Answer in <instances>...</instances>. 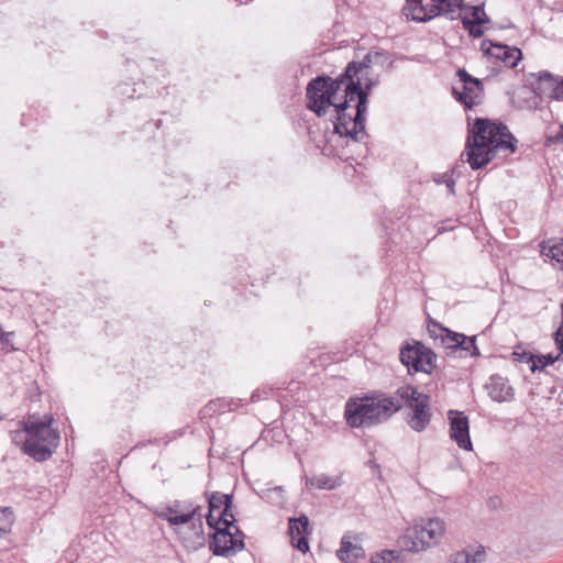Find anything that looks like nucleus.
<instances>
[{
	"label": "nucleus",
	"mask_w": 563,
	"mask_h": 563,
	"mask_svg": "<svg viewBox=\"0 0 563 563\" xmlns=\"http://www.w3.org/2000/svg\"><path fill=\"white\" fill-rule=\"evenodd\" d=\"M375 86V81L372 78L366 77V81L363 82V77L351 79L346 82L344 88V100L350 104L356 100L355 104V124L363 129V123L366 120L368 96L372 88ZM351 106H349V109Z\"/></svg>",
	"instance_id": "nucleus-8"
},
{
	"label": "nucleus",
	"mask_w": 563,
	"mask_h": 563,
	"mask_svg": "<svg viewBox=\"0 0 563 563\" xmlns=\"http://www.w3.org/2000/svg\"><path fill=\"white\" fill-rule=\"evenodd\" d=\"M307 485L319 489H333L335 487V481L324 474H321L307 479Z\"/></svg>",
	"instance_id": "nucleus-29"
},
{
	"label": "nucleus",
	"mask_w": 563,
	"mask_h": 563,
	"mask_svg": "<svg viewBox=\"0 0 563 563\" xmlns=\"http://www.w3.org/2000/svg\"><path fill=\"white\" fill-rule=\"evenodd\" d=\"M14 519V514L11 507H0V529L3 534L11 531Z\"/></svg>",
	"instance_id": "nucleus-27"
},
{
	"label": "nucleus",
	"mask_w": 563,
	"mask_h": 563,
	"mask_svg": "<svg viewBox=\"0 0 563 563\" xmlns=\"http://www.w3.org/2000/svg\"><path fill=\"white\" fill-rule=\"evenodd\" d=\"M402 408L394 396L383 393L364 397H351L344 408V418L351 428H371L387 421Z\"/></svg>",
	"instance_id": "nucleus-3"
},
{
	"label": "nucleus",
	"mask_w": 563,
	"mask_h": 563,
	"mask_svg": "<svg viewBox=\"0 0 563 563\" xmlns=\"http://www.w3.org/2000/svg\"><path fill=\"white\" fill-rule=\"evenodd\" d=\"M489 504H490L492 506H494V507H495V506H496V499H495V498H492V499L489 500Z\"/></svg>",
	"instance_id": "nucleus-45"
},
{
	"label": "nucleus",
	"mask_w": 563,
	"mask_h": 563,
	"mask_svg": "<svg viewBox=\"0 0 563 563\" xmlns=\"http://www.w3.org/2000/svg\"><path fill=\"white\" fill-rule=\"evenodd\" d=\"M446 331L448 328H444L442 324L435 321H430L428 324V332L434 341H441L442 336Z\"/></svg>",
	"instance_id": "nucleus-35"
},
{
	"label": "nucleus",
	"mask_w": 563,
	"mask_h": 563,
	"mask_svg": "<svg viewBox=\"0 0 563 563\" xmlns=\"http://www.w3.org/2000/svg\"><path fill=\"white\" fill-rule=\"evenodd\" d=\"M464 9H465V5H464ZM466 9H468L471 11V15L472 18L471 21H474L475 23H488L489 22V18L486 15L485 11H484V5H470V7H466Z\"/></svg>",
	"instance_id": "nucleus-33"
},
{
	"label": "nucleus",
	"mask_w": 563,
	"mask_h": 563,
	"mask_svg": "<svg viewBox=\"0 0 563 563\" xmlns=\"http://www.w3.org/2000/svg\"><path fill=\"white\" fill-rule=\"evenodd\" d=\"M462 24L464 29L468 31L470 35L475 38H478L484 34V30L482 29L484 23H475L474 21H471L470 18L464 16L462 18Z\"/></svg>",
	"instance_id": "nucleus-32"
},
{
	"label": "nucleus",
	"mask_w": 563,
	"mask_h": 563,
	"mask_svg": "<svg viewBox=\"0 0 563 563\" xmlns=\"http://www.w3.org/2000/svg\"><path fill=\"white\" fill-rule=\"evenodd\" d=\"M53 421L52 416H44L43 419L29 416L19 422L22 429L12 433V441L18 445L22 443L21 450L33 460L47 461L59 444V432L52 428Z\"/></svg>",
	"instance_id": "nucleus-2"
},
{
	"label": "nucleus",
	"mask_w": 563,
	"mask_h": 563,
	"mask_svg": "<svg viewBox=\"0 0 563 563\" xmlns=\"http://www.w3.org/2000/svg\"><path fill=\"white\" fill-rule=\"evenodd\" d=\"M354 69L355 64H347L344 73L335 79L328 75H319L311 79L306 88V107L317 117H324L331 106L335 103L333 99L342 86H346V82L355 79L352 75Z\"/></svg>",
	"instance_id": "nucleus-4"
},
{
	"label": "nucleus",
	"mask_w": 563,
	"mask_h": 563,
	"mask_svg": "<svg viewBox=\"0 0 563 563\" xmlns=\"http://www.w3.org/2000/svg\"><path fill=\"white\" fill-rule=\"evenodd\" d=\"M517 139L509 132L507 125L485 118H476L468 128L465 155L466 162L474 170L488 165L498 151L514 153Z\"/></svg>",
	"instance_id": "nucleus-1"
},
{
	"label": "nucleus",
	"mask_w": 563,
	"mask_h": 563,
	"mask_svg": "<svg viewBox=\"0 0 563 563\" xmlns=\"http://www.w3.org/2000/svg\"><path fill=\"white\" fill-rule=\"evenodd\" d=\"M531 76L534 80L530 85L536 96L552 99L558 84V76L552 75L548 70L540 71L538 75L531 74Z\"/></svg>",
	"instance_id": "nucleus-18"
},
{
	"label": "nucleus",
	"mask_w": 563,
	"mask_h": 563,
	"mask_svg": "<svg viewBox=\"0 0 563 563\" xmlns=\"http://www.w3.org/2000/svg\"><path fill=\"white\" fill-rule=\"evenodd\" d=\"M400 552L395 550H385L380 553H377L372 558V563H396L399 558Z\"/></svg>",
	"instance_id": "nucleus-31"
},
{
	"label": "nucleus",
	"mask_w": 563,
	"mask_h": 563,
	"mask_svg": "<svg viewBox=\"0 0 563 563\" xmlns=\"http://www.w3.org/2000/svg\"><path fill=\"white\" fill-rule=\"evenodd\" d=\"M548 244L542 246V253L555 261L563 271V239L549 241Z\"/></svg>",
	"instance_id": "nucleus-24"
},
{
	"label": "nucleus",
	"mask_w": 563,
	"mask_h": 563,
	"mask_svg": "<svg viewBox=\"0 0 563 563\" xmlns=\"http://www.w3.org/2000/svg\"><path fill=\"white\" fill-rule=\"evenodd\" d=\"M554 342L560 350L561 357H563V302H562V322L559 329L554 332Z\"/></svg>",
	"instance_id": "nucleus-40"
},
{
	"label": "nucleus",
	"mask_w": 563,
	"mask_h": 563,
	"mask_svg": "<svg viewBox=\"0 0 563 563\" xmlns=\"http://www.w3.org/2000/svg\"><path fill=\"white\" fill-rule=\"evenodd\" d=\"M432 4L439 10V15H450L455 19V14L460 15V11L464 9L463 0H430ZM428 4V1L426 0Z\"/></svg>",
	"instance_id": "nucleus-22"
},
{
	"label": "nucleus",
	"mask_w": 563,
	"mask_h": 563,
	"mask_svg": "<svg viewBox=\"0 0 563 563\" xmlns=\"http://www.w3.org/2000/svg\"><path fill=\"white\" fill-rule=\"evenodd\" d=\"M192 527L195 530L192 537L184 538L183 543L187 550L197 551L206 545V537L201 518H197V522H194Z\"/></svg>",
	"instance_id": "nucleus-20"
},
{
	"label": "nucleus",
	"mask_w": 563,
	"mask_h": 563,
	"mask_svg": "<svg viewBox=\"0 0 563 563\" xmlns=\"http://www.w3.org/2000/svg\"><path fill=\"white\" fill-rule=\"evenodd\" d=\"M227 504H232V496L229 494L214 492L208 495L209 512L206 516V519L209 528H214L217 526L216 509L224 508Z\"/></svg>",
	"instance_id": "nucleus-19"
},
{
	"label": "nucleus",
	"mask_w": 563,
	"mask_h": 563,
	"mask_svg": "<svg viewBox=\"0 0 563 563\" xmlns=\"http://www.w3.org/2000/svg\"><path fill=\"white\" fill-rule=\"evenodd\" d=\"M352 550H357V552H363V549L358 545L353 544L346 537H343L341 540L340 549L336 552L338 558L345 563L350 562V554Z\"/></svg>",
	"instance_id": "nucleus-28"
},
{
	"label": "nucleus",
	"mask_w": 563,
	"mask_h": 563,
	"mask_svg": "<svg viewBox=\"0 0 563 563\" xmlns=\"http://www.w3.org/2000/svg\"><path fill=\"white\" fill-rule=\"evenodd\" d=\"M232 504H227L224 508L216 516L217 526H225V523H230V527H235V518L232 514Z\"/></svg>",
	"instance_id": "nucleus-30"
},
{
	"label": "nucleus",
	"mask_w": 563,
	"mask_h": 563,
	"mask_svg": "<svg viewBox=\"0 0 563 563\" xmlns=\"http://www.w3.org/2000/svg\"><path fill=\"white\" fill-rule=\"evenodd\" d=\"M407 0L404 7V14L407 19L416 22H427L439 15V10L430 0Z\"/></svg>",
	"instance_id": "nucleus-15"
},
{
	"label": "nucleus",
	"mask_w": 563,
	"mask_h": 563,
	"mask_svg": "<svg viewBox=\"0 0 563 563\" xmlns=\"http://www.w3.org/2000/svg\"><path fill=\"white\" fill-rule=\"evenodd\" d=\"M552 99L563 100V77L558 76V84L555 86V92H553Z\"/></svg>",
	"instance_id": "nucleus-42"
},
{
	"label": "nucleus",
	"mask_w": 563,
	"mask_h": 563,
	"mask_svg": "<svg viewBox=\"0 0 563 563\" xmlns=\"http://www.w3.org/2000/svg\"><path fill=\"white\" fill-rule=\"evenodd\" d=\"M448 563H471V552H456L449 558Z\"/></svg>",
	"instance_id": "nucleus-38"
},
{
	"label": "nucleus",
	"mask_w": 563,
	"mask_h": 563,
	"mask_svg": "<svg viewBox=\"0 0 563 563\" xmlns=\"http://www.w3.org/2000/svg\"><path fill=\"white\" fill-rule=\"evenodd\" d=\"M400 361L407 366L408 371L423 372L431 374L437 367L435 353L424 346L421 342H415L412 345L407 344L400 350Z\"/></svg>",
	"instance_id": "nucleus-9"
},
{
	"label": "nucleus",
	"mask_w": 563,
	"mask_h": 563,
	"mask_svg": "<svg viewBox=\"0 0 563 563\" xmlns=\"http://www.w3.org/2000/svg\"><path fill=\"white\" fill-rule=\"evenodd\" d=\"M562 360L561 354L552 355H534V360L532 362V365H530V371L532 373L537 371H542L549 365H552L554 362Z\"/></svg>",
	"instance_id": "nucleus-26"
},
{
	"label": "nucleus",
	"mask_w": 563,
	"mask_h": 563,
	"mask_svg": "<svg viewBox=\"0 0 563 563\" xmlns=\"http://www.w3.org/2000/svg\"><path fill=\"white\" fill-rule=\"evenodd\" d=\"M556 144H563V124L559 125L555 134H547L544 145L550 147Z\"/></svg>",
	"instance_id": "nucleus-36"
},
{
	"label": "nucleus",
	"mask_w": 563,
	"mask_h": 563,
	"mask_svg": "<svg viewBox=\"0 0 563 563\" xmlns=\"http://www.w3.org/2000/svg\"><path fill=\"white\" fill-rule=\"evenodd\" d=\"M457 353H459L460 357L479 356L481 353H479L478 347L476 346V336L475 335H472V336L465 335V340H463V342H461Z\"/></svg>",
	"instance_id": "nucleus-25"
},
{
	"label": "nucleus",
	"mask_w": 563,
	"mask_h": 563,
	"mask_svg": "<svg viewBox=\"0 0 563 563\" xmlns=\"http://www.w3.org/2000/svg\"><path fill=\"white\" fill-rule=\"evenodd\" d=\"M236 1L242 4V3L249 2L250 0H236Z\"/></svg>",
	"instance_id": "nucleus-46"
},
{
	"label": "nucleus",
	"mask_w": 563,
	"mask_h": 563,
	"mask_svg": "<svg viewBox=\"0 0 563 563\" xmlns=\"http://www.w3.org/2000/svg\"><path fill=\"white\" fill-rule=\"evenodd\" d=\"M289 533L295 549L302 553L309 551L308 536L310 532L307 516L302 515L298 518L289 519Z\"/></svg>",
	"instance_id": "nucleus-16"
},
{
	"label": "nucleus",
	"mask_w": 563,
	"mask_h": 563,
	"mask_svg": "<svg viewBox=\"0 0 563 563\" xmlns=\"http://www.w3.org/2000/svg\"><path fill=\"white\" fill-rule=\"evenodd\" d=\"M485 388L494 401H510L514 398V388L509 385L508 379L500 375H493Z\"/></svg>",
	"instance_id": "nucleus-17"
},
{
	"label": "nucleus",
	"mask_w": 563,
	"mask_h": 563,
	"mask_svg": "<svg viewBox=\"0 0 563 563\" xmlns=\"http://www.w3.org/2000/svg\"><path fill=\"white\" fill-rule=\"evenodd\" d=\"M351 554H352L355 559H357V558H360V556L362 555V552H357V550H352Z\"/></svg>",
	"instance_id": "nucleus-44"
},
{
	"label": "nucleus",
	"mask_w": 563,
	"mask_h": 563,
	"mask_svg": "<svg viewBox=\"0 0 563 563\" xmlns=\"http://www.w3.org/2000/svg\"><path fill=\"white\" fill-rule=\"evenodd\" d=\"M512 358L514 361L516 362H520V363H527V364H530L532 365V362L534 360V355L529 353V352H526V351H522V352H512Z\"/></svg>",
	"instance_id": "nucleus-39"
},
{
	"label": "nucleus",
	"mask_w": 563,
	"mask_h": 563,
	"mask_svg": "<svg viewBox=\"0 0 563 563\" xmlns=\"http://www.w3.org/2000/svg\"><path fill=\"white\" fill-rule=\"evenodd\" d=\"M211 529L213 533L210 536L209 549L214 555L229 558L244 549V533L238 526L225 523Z\"/></svg>",
	"instance_id": "nucleus-7"
},
{
	"label": "nucleus",
	"mask_w": 563,
	"mask_h": 563,
	"mask_svg": "<svg viewBox=\"0 0 563 563\" xmlns=\"http://www.w3.org/2000/svg\"><path fill=\"white\" fill-rule=\"evenodd\" d=\"M13 336V332H4L2 327L0 325V341L3 346H8L11 350H14L11 338Z\"/></svg>",
	"instance_id": "nucleus-41"
},
{
	"label": "nucleus",
	"mask_w": 563,
	"mask_h": 563,
	"mask_svg": "<svg viewBox=\"0 0 563 563\" xmlns=\"http://www.w3.org/2000/svg\"><path fill=\"white\" fill-rule=\"evenodd\" d=\"M434 181L438 184H445L446 188L449 189V192L451 195H455V180L453 177L449 174H443L434 178Z\"/></svg>",
	"instance_id": "nucleus-37"
},
{
	"label": "nucleus",
	"mask_w": 563,
	"mask_h": 563,
	"mask_svg": "<svg viewBox=\"0 0 563 563\" xmlns=\"http://www.w3.org/2000/svg\"><path fill=\"white\" fill-rule=\"evenodd\" d=\"M201 506H194L188 500H174L158 514V517L166 520L170 526L186 525L196 517L201 518Z\"/></svg>",
	"instance_id": "nucleus-12"
},
{
	"label": "nucleus",
	"mask_w": 563,
	"mask_h": 563,
	"mask_svg": "<svg viewBox=\"0 0 563 563\" xmlns=\"http://www.w3.org/2000/svg\"><path fill=\"white\" fill-rule=\"evenodd\" d=\"M460 84L453 86L452 93L455 99L466 109H472L482 103L484 97V87L479 79L471 76L465 69L456 71Z\"/></svg>",
	"instance_id": "nucleus-10"
},
{
	"label": "nucleus",
	"mask_w": 563,
	"mask_h": 563,
	"mask_svg": "<svg viewBox=\"0 0 563 563\" xmlns=\"http://www.w3.org/2000/svg\"><path fill=\"white\" fill-rule=\"evenodd\" d=\"M445 531L444 521L440 518L428 519L408 528L400 539L405 551L417 553L440 542Z\"/></svg>",
	"instance_id": "nucleus-6"
},
{
	"label": "nucleus",
	"mask_w": 563,
	"mask_h": 563,
	"mask_svg": "<svg viewBox=\"0 0 563 563\" xmlns=\"http://www.w3.org/2000/svg\"><path fill=\"white\" fill-rule=\"evenodd\" d=\"M333 108V131L341 137H349L354 142H361L365 136V122L363 129L355 124V113L349 112L346 102H338L331 106Z\"/></svg>",
	"instance_id": "nucleus-11"
},
{
	"label": "nucleus",
	"mask_w": 563,
	"mask_h": 563,
	"mask_svg": "<svg viewBox=\"0 0 563 563\" xmlns=\"http://www.w3.org/2000/svg\"><path fill=\"white\" fill-rule=\"evenodd\" d=\"M265 496L277 506L283 505L285 501L284 489L279 486L267 489Z\"/></svg>",
	"instance_id": "nucleus-34"
},
{
	"label": "nucleus",
	"mask_w": 563,
	"mask_h": 563,
	"mask_svg": "<svg viewBox=\"0 0 563 563\" xmlns=\"http://www.w3.org/2000/svg\"><path fill=\"white\" fill-rule=\"evenodd\" d=\"M450 438L456 442L459 448L472 451L473 444L470 438L468 418L463 411L449 410Z\"/></svg>",
	"instance_id": "nucleus-13"
},
{
	"label": "nucleus",
	"mask_w": 563,
	"mask_h": 563,
	"mask_svg": "<svg viewBox=\"0 0 563 563\" xmlns=\"http://www.w3.org/2000/svg\"><path fill=\"white\" fill-rule=\"evenodd\" d=\"M383 55L384 54L380 52H375V53L369 52L364 56L362 62H360V63L351 62L350 64H355V69H354V71H352L353 77L354 78L363 77V82H365L366 77L371 78L369 70H371L372 64L374 62L380 59L383 57Z\"/></svg>",
	"instance_id": "nucleus-21"
},
{
	"label": "nucleus",
	"mask_w": 563,
	"mask_h": 563,
	"mask_svg": "<svg viewBox=\"0 0 563 563\" xmlns=\"http://www.w3.org/2000/svg\"><path fill=\"white\" fill-rule=\"evenodd\" d=\"M485 559V550L479 547L474 553H471V563H482Z\"/></svg>",
	"instance_id": "nucleus-43"
},
{
	"label": "nucleus",
	"mask_w": 563,
	"mask_h": 563,
	"mask_svg": "<svg viewBox=\"0 0 563 563\" xmlns=\"http://www.w3.org/2000/svg\"><path fill=\"white\" fill-rule=\"evenodd\" d=\"M484 53L500 60L505 66L515 68L522 59V52L516 46H508L498 42L485 40L482 43Z\"/></svg>",
	"instance_id": "nucleus-14"
},
{
	"label": "nucleus",
	"mask_w": 563,
	"mask_h": 563,
	"mask_svg": "<svg viewBox=\"0 0 563 563\" xmlns=\"http://www.w3.org/2000/svg\"><path fill=\"white\" fill-rule=\"evenodd\" d=\"M221 510H222V508L221 509H216V516H218Z\"/></svg>",
	"instance_id": "nucleus-47"
},
{
	"label": "nucleus",
	"mask_w": 563,
	"mask_h": 563,
	"mask_svg": "<svg viewBox=\"0 0 563 563\" xmlns=\"http://www.w3.org/2000/svg\"><path fill=\"white\" fill-rule=\"evenodd\" d=\"M395 397L410 409L407 418L408 426L417 432L423 431L430 423L432 412L430 408V396L418 391L411 385L399 387L395 391Z\"/></svg>",
	"instance_id": "nucleus-5"
},
{
	"label": "nucleus",
	"mask_w": 563,
	"mask_h": 563,
	"mask_svg": "<svg viewBox=\"0 0 563 563\" xmlns=\"http://www.w3.org/2000/svg\"><path fill=\"white\" fill-rule=\"evenodd\" d=\"M463 340H465V334L457 333L448 329L440 343L448 351L446 354L451 356L457 353L459 346Z\"/></svg>",
	"instance_id": "nucleus-23"
}]
</instances>
